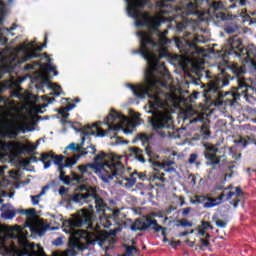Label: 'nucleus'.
<instances>
[{"label": "nucleus", "instance_id": "59", "mask_svg": "<svg viewBox=\"0 0 256 256\" xmlns=\"http://www.w3.org/2000/svg\"><path fill=\"white\" fill-rule=\"evenodd\" d=\"M76 105L75 104H69L68 107L65 108L66 111H71L73 109H75Z\"/></svg>", "mask_w": 256, "mask_h": 256}, {"label": "nucleus", "instance_id": "18", "mask_svg": "<svg viewBox=\"0 0 256 256\" xmlns=\"http://www.w3.org/2000/svg\"><path fill=\"white\" fill-rule=\"evenodd\" d=\"M232 3L229 9H236V7H247L249 5V0H230Z\"/></svg>", "mask_w": 256, "mask_h": 256}, {"label": "nucleus", "instance_id": "4", "mask_svg": "<svg viewBox=\"0 0 256 256\" xmlns=\"http://www.w3.org/2000/svg\"><path fill=\"white\" fill-rule=\"evenodd\" d=\"M127 121V118L122 114H119L115 109H111L108 116L104 119V124L107 125L108 129L105 131L99 127L97 124L88 126L81 130V134L84 137H89L95 135L96 137H105V135H111L115 131H124V133H130L129 130L123 129V123Z\"/></svg>", "mask_w": 256, "mask_h": 256}, {"label": "nucleus", "instance_id": "15", "mask_svg": "<svg viewBox=\"0 0 256 256\" xmlns=\"http://www.w3.org/2000/svg\"><path fill=\"white\" fill-rule=\"evenodd\" d=\"M0 211H3L2 212V217L4 219H13V217H15V215H16L15 210L9 209V204H3L0 207Z\"/></svg>", "mask_w": 256, "mask_h": 256}, {"label": "nucleus", "instance_id": "27", "mask_svg": "<svg viewBox=\"0 0 256 256\" xmlns=\"http://www.w3.org/2000/svg\"><path fill=\"white\" fill-rule=\"evenodd\" d=\"M178 224H176L177 227H192L193 222H189L187 219H181L177 221Z\"/></svg>", "mask_w": 256, "mask_h": 256}, {"label": "nucleus", "instance_id": "37", "mask_svg": "<svg viewBox=\"0 0 256 256\" xmlns=\"http://www.w3.org/2000/svg\"><path fill=\"white\" fill-rule=\"evenodd\" d=\"M202 225L199 226L201 229H204V231H207V229H213V226H211V223L207 221H202Z\"/></svg>", "mask_w": 256, "mask_h": 256}, {"label": "nucleus", "instance_id": "45", "mask_svg": "<svg viewBox=\"0 0 256 256\" xmlns=\"http://www.w3.org/2000/svg\"><path fill=\"white\" fill-rule=\"evenodd\" d=\"M46 191H49V186L48 185H46V186H44L43 188H42V190H41V192L38 194V196L41 198V197H43V195H45V192Z\"/></svg>", "mask_w": 256, "mask_h": 256}, {"label": "nucleus", "instance_id": "48", "mask_svg": "<svg viewBox=\"0 0 256 256\" xmlns=\"http://www.w3.org/2000/svg\"><path fill=\"white\" fill-rule=\"evenodd\" d=\"M35 149H37V146L32 145L31 148L27 150L28 155H33V153H35Z\"/></svg>", "mask_w": 256, "mask_h": 256}, {"label": "nucleus", "instance_id": "42", "mask_svg": "<svg viewBox=\"0 0 256 256\" xmlns=\"http://www.w3.org/2000/svg\"><path fill=\"white\" fill-rule=\"evenodd\" d=\"M39 199H41L39 195L31 196L32 204L39 205Z\"/></svg>", "mask_w": 256, "mask_h": 256}, {"label": "nucleus", "instance_id": "57", "mask_svg": "<svg viewBox=\"0 0 256 256\" xmlns=\"http://www.w3.org/2000/svg\"><path fill=\"white\" fill-rule=\"evenodd\" d=\"M239 201L240 200H232V201H230V205H233V207H238L239 206Z\"/></svg>", "mask_w": 256, "mask_h": 256}, {"label": "nucleus", "instance_id": "50", "mask_svg": "<svg viewBox=\"0 0 256 256\" xmlns=\"http://www.w3.org/2000/svg\"><path fill=\"white\" fill-rule=\"evenodd\" d=\"M189 213H191V207L185 208V209L183 210V212H182V215H183L184 217H187V215H189Z\"/></svg>", "mask_w": 256, "mask_h": 256}, {"label": "nucleus", "instance_id": "7", "mask_svg": "<svg viewBox=\"0 0 256 256\" xmlns=\"http://www.w3.org/2000/svg\"><path fill=\"white\" fill-rule=\"evenodd\" d=\"M153 229L156 233L162 231V236H164L163 241L167 243L169 239H167V228L160 226L155 219L152 218H138L131 225V231H147V229Z\"/></svg>", "mask_w": 256, "mask_h": 256}, {"label": "nucleus", "instance_id": "11", "mask_svg": "<svg viewBox=\"0 0 256 256\" xmlns=\"http://www.w3.org/2000/svg\"><path fill=\"white\" fill-rule=\"evenodd\" d=\"M138 139L142 142V145H144L145 151L148 157H153V151L151 150V147H149V141L153 139V136L149 134L141 133V134H138Z\"/></svg>", "mask_w": 256, "mask_h": 256}, {"label": "nucleus", "instance_id": "56", "mask_svg": "<svg viewBox=\"0 0 256 256\" xmlns=\"http://www.w3.org/2000/svg\"><path fill=\"white\" fill-rule=\"evenodd\" d=\"M205 230L199 226L198 235H201V237H205Z\"/></svg>", "mask_w": 256, "mask_h": 256}, {"label": "nucleus", "instance_id": "63", "mask_svg": "<svg viewBox=\"0 0 256 256\" xmlns=\"http://www.w3.org/2000/svg\"><path fill=\"white\" fill-rule=\"evenodd\" d=\"M187 235H189V231L181 232L179 237H187Z\"/></svg>", "mask_w": 256, "mask_h": 256}, {"label": "nucleus", "instance_id": "47", "mask_svg": "<svg viewBox=\"0 0 256 256\" xmlns=\"http://www.w3.org/2000/svg\"><path fill=\"white\" fill-rule=\"evenodd\" d=\"M200 243H201L202 247H209V245H210L208 240H205L203 238L200 239Z\"/></svg>", "mask_w": 256, "mask_h": 256}, {"label": "nucleus", "instance_id": "29", "mask_svg": "<svg viewBox=\"0 0 256 256\" xmlns=\"http://www.w3.org/2000/svg\"><path fill=\"white\" fill-rule=\"evenodd\" d=\"M176 31L177 33H183V31H187V24L185 22L176 23Z\"/></svg>", "mask_w": 256, "mask_h": 256}, {"label": "nucleus", "instance_id": "28", "mask_svg": "<svg viewBox=\"0 0 256 256\" xmlns=\"http://www.w3.org/2000/svg\"><path fill=\"white\" fill-rule=\"evenodd\" d=\"M22 215H26V217H34L35 215V209L30 208V209H22L19 211Z\"/></svg>", "mask_w": 256, "mask_h": 256}, {"label": "nucleus", "instance_id": "20", "mask_svg": "<svg viewBox=\"0 0 256 256\" xmlns=\"http://www.w3.org/2000/svg\"><path fill=\"white\" fill-rule=\"evenodd\" d=\"M47 63L45 64L46 67V71H48V73H54L55 76L59 75V72H57V67L53 66V64L51 63V58H49V56L46 57Z\"/></svg>", "mask_w": 256, "mask_h": 256}, {"label": "nucleus", "instance_id": "34", "mask_svg": "<svg viewBox=\"0 0 256 256\" xmlns=\"http://www.w3.org/2000/svg\"><path fill=\"white\" fill-rule=\"evenodd\" d=\"M250 15H252L253 18H251V16L248 17L249 19L248 25H256V11L250 12Z\"/></svg>", "mask_w": 256, "mask_h": 256}, {"label": "nucleus", "instance_id": "14", "mask_svg": "<svg viewBox=\"0 0 256 256\" xmlns=\"http://www.w3.org/2000/svg\"><path fill=\"white\" fill-rule=\"evenodd\" d=\"M130 155L135 157L140 163H145V157H143V150L137 147L129 148Z\"/></svg>", "mask_w": 256, "mask_h": 256}, {"label": "nucleus", "instance_id": "17", "mask_svg": "<svg viewBox=\"0 0 256 256\" xmlns=\"http://www.w3.org/2000/svg\"><path fill=\"white\" fill-rule=\"evenodd\" d=\"M139 255H140V252H139V249H137V247L133 245H127L125 253L120 256H139Z\"/></svg>", "mask_w": 256, "mask_h": 256}, {"label": "nucleus", "instance_id": "36", "mask_svg": "<svg viewBox=\"0 0 256 256\" xmlns=\"http://www.w3.org/2000/svg\"><path fill=\"white\" fill-rule=\"evenodd\" d=\"M216 19H217V21H226L227 14H225L223 12H218V13H216Z\"/></svg>", "mask_w": 256, "mask_h": 256}, {"label": "nucleus", "instance_id": "32", "mask_svg": "<svg viewBox=\"0 0 256 256\" xmlns=\"http://www.w3.org/2000/svg\"><path fill=\"white\" fill-rule=\"evenodd\" d=\"M217 205H219V202H217V199H212V200L204 203V207L206 209H210L211 207H215Z\"/></svg>", "mask_w": 256, "mask_h": 256}, {"label": "nucleus", "instance_id": "51", "mask_svg": "<svg viewBox=\"0 0 256 256\" xmlns=\"http://www.w3.org/2000/svg\"><path fill=\"white\" fill-rule=\"evenodd\" d=\"M25 71H31L32 69H35V66L32 64H26L24 66Z\"/></svg>", "mask_w": 256, "mask_h": 256}, {"label": "nucleus", "instance_id": "53", "mask_svg": "<svg viewBox=\"0 0 256 256\" xmlns=\"http://www.w3.org/2000/svg\"><path fill=\"white\" fill-rule=\"evenodd\" d=\"M37 161H39L37 159V156H31L29 159H28V163H37Z\"/></svg>", "mask_w": 256, "mask_h": 256}, {"label": "nucleus", "instance_id": "44", "mask_svg": "<svg viewBox=\"0 0 256 256\" xmlns=\"http://www.w3.org/2000/svg\"><path fill=\"white\" fill-rule=\"evenodd\" d=\"M60 181H62L64 183V185H70L71 184V178L69 176H64V178L61 179Z\"/></svg>", "mask_w": 256, "mask_h": 256}, {"label": "nucleus", "instance_id": "46", "mask_svg": "<svg viewBox=\"0 0 256 256\" xmlns=\"http://www.w3.org/2000/svg\"><path fill=\"white\" fill-rule=\"evenodd\" d=\"M239 143H241V145H243V147H247V145H249V142L247 141V139L241 137L238 141Z\"/></svg>", "mask_w": 256, "mask_h": 256}, {"label": "nucleus", "instance_id": "52", "mask_svg": "<svg viewBox=\"0 0 256 256\" xmlns=\"http://www.w3.org/2000/svg\"><path fill=\"white\" fill-rule=\"evenodd\" d=\"M25 71H31L32 69H35V66L32 64H26L24 66Z\"/></svg>", "mask_w": 256, "mask_h": 256}, {"label": "nucleus", "instance_id": "41", "mask_svg": "<svg viewBox=\"0 0 256 256\" xmlns=\"http://www.w3.org/2000/svg\"><path fill=\"white\" fill-rule=\"evenodd\" d=\"M135 177H138L140 181H145V179H147V176L143 172H137V174H135Z\"/></svg>", "mask_w": 256, "mask_h": 256}, {"label": "nucleus", "instance_id": "62", "mask_svg": "<svg viewBox=\"0 0 256 256\" xmlns=\"http://www.w3.org/2000/svg\"><path fill=\"white\" fill-rule=\"evenodd\" d=\"M188 9H191V10L195 9V4L193 2H189Z\"/></svg>", "mask_w": 256, "mask_h": 256}, {"label": "nucleus", "instance_id": "19", "mask_svg": "<svg viewBox=\"0 0 256 256\" xmlns=\"http://www.w3.org/2000/svg\"><path fill=\"white\" fill-rule=\"evenodd\" d=\"M41 161L44 164V169H49L51 167V153H46L41 155Z\"/></svg>", "mask_w": 256, "mask_h": 256}, {"label": "nucleus", "instance_id": "21", "mask_svg": "<svg viewBox=\"0 0 256 256\" xmlns=\"http://www.w3.org/2000/svg\"><path fill=\"white\" fill-rule=\"evenodd\" d=\"M7 14V6L0 0V25H3L5 15Z\"/></svg>", "mask_w": 256, "mask_h": 256}, {"label": "nucleus", "instance_id": "33", "mask_svg": "<svg viewBox=\"0 0 256 256\" xmlns=\"http://www.w3.org/2000/svg\"><path fill=\"white\" fill-rule=\"evenodd\" d=\"M212 7L215 11H219V9H223V3L221 1L212 0Z\"/></svg>", "mask_w": 256, "mask_h": 256}, {"label": "nucleus", "instance_id": "30", "mask_svg": "<svg viewBox=\"0 0 256 256\" xmlns=\"http://www.w3.org/2000/svg\"><path fill=\"white\" fill-rule=\"evenodd\" d=\"M105 157H107V154H105V152H100L99 154H97L94 158V165H97V163H102L101 161H103Z\"/></svg>", "mask_w": 256, "mask_h": 256}, {"label": "nucleus", "instance_id": "3", "mask_svg": "<svg viewBox=\"0 0 256 256\" xmlns=\"http://www.w3.org/2000/svg\"><path fill=\"white\" fill-rule=\"evenodd\" d=\"M81 175L77 173L72 174V181L76 183H83V175L89 173V169H95L97 175H100L104 183H111L113 176L121 175L123 173V164L121 162H107V163H96L86 164L78 166Z\"/></svg>", "mask_w": 256, "mask_h": 256}, {"label": "nucleus", "instance_id": "38", "mask_svg": "<svg viewBox=\"0 0 256 256\" xmlns=\"http://www.w3.org/2000/svg\"><path fill=\"white\" fill-rule=\"evenodd\" d=\"M153 179L155 181H161L162 183H165V174L162 173V175L160 176L158 173L153 175Z\"/></svg>", "mask_w": 256, "mask_h": 256}, {"label": "nucleus", "instance_id": "22", "mask_svg": "<svg viewBox=\"0 0 256 256\" xmlns=\"http://www.w3.org/2000/svg\"><path fill=\"white\" fill-rule=\"evenodd\" d=\"M239 29V26L235 23H230L225 26L224 30L228 35H232V33H235Z\"/></svg>", "mask_w": 256, "mask_h": 256}, {"label": "nucleus", "instance_id": "60", "mask_svg": "<svg viewBox=\"0 0 256 256\" xmlns=\"http://www.w3.org/2000/svg\"><path fill=\"white\" fill-rule=\"evenodd\" d=\"M46 101L48 103V105H51V103H55V98H46Z\"/></svg>", "mask_w": 256, "mask_h": 256}, {"label": "nucleus", "instance_id": "43", "mask_svg": "<svg viewBox=\"0 0 256 256\" xmlns=\"http://www.w3.org/2000/svg\"><path fill=\"white\" fill-rule=\"evenodd\" d=\"M43 47H47V35H45V43L42 46L34 47L35 51H43Z\"/></svg>", "mask_w": 256, "mask_h": 256}, {"label": "nucleus", "instance_id": "25", "mask_svg": "<svg viewBox=\"0 0 256 256\" xmlns=\"http://www.w3.org/2000/svg\"><path fill=\"white\" fill-rule=\"evenodd\" d=\"M110 138L114 141L115 145H123L124 143H129V141L123 140L122 137L117 136V133H114Z\"/></svg>", "mask_w": 256, "mask_h": 256}, {"label": "nucleus", "instance_id": "1", "mask_svg": "<svg viewBox=\"0 0 256 256\" xmlns=\"http://www.w3.org/2000/svg\"><path fill=\"white\" fill-rule=\"evenodd\" d=\"M145 29L136 33L140 48L132 51L133 55H141L146 61L145 84L137 86L127 84V87L138 99H145V97L150 99L147 113H151L152 116L148 118V121L152 130L164 139L171 135L169 130L173 129V120L167 113L171 95L161 90V87H167L165 77H169L165 62H161V59L167 50L165 45H169L171 40L167 38L169 30L161 31L159 27H145Z\"/></svg>", "mask_w": 256, "mask_h": 256}, {"label": "nucleus", "instance_id": "55", "mask_svg": "<svg viewBox=\"0 0 256 256\" xmlns=\"http://www.w3.org/2000/svg\"><path fill=\"white\" fill-rule=\"evenodd\" d=\"M59 171V173H60V175H59V179L61 180V179H65V177H67L66 175H65V171H63V169L62 170H58Z\"/></svg>", "mask_w": 256, "mask_h": 256}, {"label": "nucleus", "instance_id": "31", "mask_svg": "<svg viewBox=\"0 0 256 256\" xmlns=\"http://www.w3.org/2000/svg\"><path fill=\"white\" fill-rule=\"evenodd\" d=\"M13 146L3 140H0V149L2 151H9Z\"/></svg>", "mask_w": 256, "mask_h": 256}, {"label": "nucleus", "instance_id": "35", "mask_svg": "<svg viewBox=\"0 0 256 256\" xmlns=\"http://www.w3.org/2000/svg\"><path fill=\"white\" fill-rule=\"evenodd\" d=\"M61 115H62V119H61L62 125H67V123H69V121H67L69 119V113L62 112Z\"/></svg>", "mask_w": 256, "mask_h": 256}, {"label": "nucleus", "instance_id": "40", "mask_svg": "<svg viewBox=\"0 0 256 256\" xmlns=\"http://www.w3.org/2000/svg\"><path fill=\"white\" fill-rule=\"evenodd\" d=\"M76 255H77V251L73 249H68L64 252L62 256H76Z\"/></svg>", "mask_w": 256, "mask_h": 256}, {"label": "nucleus", "instance_id": "64", "mask_svg": "<svg viewBox=\"0 0 256 256\" xmlns=\"http://www.w3.org/2000/svg\"><path fill=\"white\" fill-rule=\"evenodd\" d=\"M153 167L161 168L162 165L159 162H153Z\"/></svg>", "mask_w": 256, "mask_h": 256}, {"label": "nucleus", "instance_id": "8", "mask_svg": "<svg viewBox=\"0 0 256 256\" xmlns=\"http://www.w3.org/2000/svg\"><path fill=\"white\" fill-rule=\"evenodd\" d=\"M123 170L121 175H117V176H112V179L115 177L118 181L119 185H122V187H125V189H131L133 187H135V184L137 183V177H135V175H137V171H134L130 177H125L123 176L125 173V166L122 164Z\"/></svg>", "mask_w": 256, "mask_h": 256}, {"label": "nucleus", "instance_id": "39", "mask_svg": "<svg viewBox=\"0 0 256 256\" xmlns=\"http://www.w3.org/2000/svg\"><path fill=\"white\" fill-rule=\"evenodd\" d=\"M216 225H217V227H220L221 229H225V227H227V222H225L221 219H217Z\"/></svg>", "mask_w": 256, "mask_h": 256}, {"label": "nucleus", "instance_id": "13", "mask_svg": "<svg viewBox=\"0 0 256 256\" xmlns=\"http://www.w3.org/2000/svg\"><path fill=\"white\" fill-rule=\"evenodd\" d=\"M41 54L37 52H25L22 58L18 59V65H22V63H27V61H31V59H39Z\"/></svg>", "mask_w": 256, "mask_h": 256}, {"label": "nucleus", "instance_id": "9", "mask_svg": "<svg viewBox=\"0 0 256 256\" xmlns=\"http://www.w3.org/2000/svg\"><path fill=\"white\" fill-rule=\"evenodd\" d=\"M51 154V160L53 161V163H55V165L58 166V171H61L62 169H65V167H73V165L77 164V160L78 158H66L63 155H55V154ZM64 161V162H63Z\"/></svg>", "mask_w": 256, "mask_h": 256}, {"label": "nucleus", "instance_id": "6", "mask_svg": "<svg viewBox=\"0 0 256 256\" xmlns=\"http://www.w3.org/2000/svg\"><path fill=\"white\" fill-rule=\"evenodd\" d=\"M204 157L207 160V167H212V171L215 169H221L225 163H227V155L223 154L219 156V149L213 144H205Z\"/></svg>", "mask_w": 256, "mask_h": 256}, {"label": "nucleus", "instance_id": "58", "mask_svg": "<svg viewBox=\"0 0 256 256\" xmlns=\"http://www.w3.org/2000/svg\"><path fill=\"white\" fill-rule=\"evenodd\" d=\"M47 231V228H42V229H38V234L40 235V236H43V235H45V232Z\"/></svg>", "mask_w": 256, "mask_h": 256}, {"label": "nucleus", "instance_id": "5", "mask_svg": "<svg viewBox=\"0 0 256 256\" xmlns=\"http://www.w3.org/2000/svg\"><path fill=\"white\" fill-rule=\"evenodd\" d=\"M197 43H205L203 36H197L187 31H185L183 36L175 39L176 47H178V49H180L181 53H184V55H189V53H191V49L196 51Z\"/></svg>", "mask_w": 256, "mask_h": 256}, {"label": "nucleus", "instance_id": "10", "mask_svg": "<svg viewBox=\"0 0 256 256\" xmlns=\"http://www.w3.org/2000/svg\"><path fill=\"white\" fill-rule=\"evenodd\" d=\"M85 145V136L82 137V141L79 144L76 143H70L65 151H64V155H69V153L67 151H73L74 153H79L80 155H87V149L83 148V146Z\"/></svg>", "mask_w": 256, "mask_h": 256}, {"label": "nucleus", "instance_id": "61", "mask_svg": "<svg viewBox=\"0 0 256 256\" xmlns=\"http://www.w3.org/2000/svg\"><path fill=\"white\" fill-rule=\"evenodd\" d=\"M233 195H235V192H229L228 195H227V201L231 200Z\"/></svg>", "mask_w": 256, "mask_h": 256}, {"label": "nucleus", "instance_id": "12", "mask_svg": "<svg viewBox=\"0 0 256 256\" xmlns=\"http://www.w3.org/2000/svg\"><path fill=\"white\" fill-rule=\"evenodd\" d=\"M3 73H7V69L3 66H0V79H3ZM11 87H13V84H11V81L9 80L0 82V93L7 91V89H11Z\"/></svg>", "mask_w": 256, "mask_h": 256}, {"label": "nucleus", "instance_id": "49", "mask_svg": "<svg viewBox=\"0 0 256 256\" xmlns=\"http://www.w3.org/2000/svg\"><path fill=\"white\" fill-rule=\"evenodd\" d=\"M53 244L59 247V245H63V239L57 238L56 240H54Z\"/></svg>", "mask_w": 256, "mask_h": 256}, {"label": "nucleus", "instance_id": "54", "mask_svg": "<svg viewBox=\"0 0 256 256\" xmlns=\"http://www.w3.org/2000/svg\"><path fill=\"white\" fill-rule=\"evenodd\" d=\"M237 197H241L243 195V191L241 190L240 187H236V192H234Z\"/></svg>", "mask_w": 256, "mask_h": 256}, {"label": "nucleus", "instance_id": "23", "mask_svg": "<svg viewBox=\"0 0 256 256\" xmlns=\"http://www.w3.org/2000/svg\"><path fill=\"white\" fill-rule=\"evenodd\" d=\"M52 88V92L50 93V95H54L55 97H59V95H61L63 93V90L61 89V86L57 85V84H53L51 86Z\"/></svg>", "mask_w": 256, "mask_h": 256}, {"label": "nucleus", "instance_id": "2", "mask_svg": "<svg viewBox=\"0 0 256 256\" xmlns=\"http://www.w3.org/2000/svg\"><path fill=\"white\" fill-rule=\"evenodd\" d=\"M84 190L85 192L76 194L73 199L76 203H87L90 210L82 208L78 212V217L63 222V231L66 232L67 235H73L76 227H86L88 235L97 233L100 227L93 209H96L97 213H100V215H105V211L109 209L107 204H105L101 197L95 194V192L87 189Z\"/></svg>", "mask_w": 256, "mask_h": 256}, {"label": "nucleus", "instance_id": "24", "mask_svg": "<svg viewBox=\"0 0 256 256\" xmlns=\"http://www.w3.org/2000/svg\"><path fill=\"white\" fill-rule=\"evenodd\" d=\"M197 159H199V155H197V153H192L188 159V163L190 165H197V167H199L201 162H197Z\"/></svg>", "mask_w": 256, "mask_h": 256}, {"label": "nucleus", "instance_id": "16", "mask_svg": "<svg viewBox=\"0 0 256 256\" xmlns=\"http://www.w3.org/2000/svg\"><path fill=\"white\" fill-rule=\"evenodd\" d=\"M15 29H17V25H13L10 28H1L0 27V43H2V45H7V37H5V33H11V31H15Z\"/></svg>", "mask_w": 256, "mask_h": 256}, {"label": "nucleus", "instance_id": "26", "mask_svg": "<svg viewBox=\"0 0 256 256\" xmlns=\"http://www.w3.org/2000/svg\"><path fill=\"white\" fill-rule=\"evenodd\" d=\"M201 133L204 136V139H209V137H211V132L209 131V125L204 124L201 127Z\"/></svg>", "mask_w": 256, "mask_h": 256}]
</instances>
